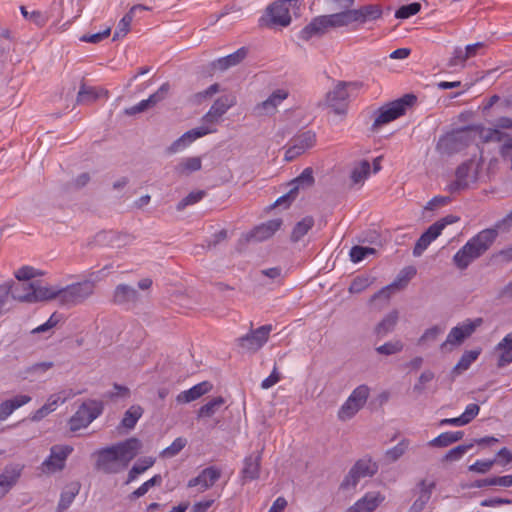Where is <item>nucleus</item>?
Masks as SVG:
<instances>
[{
    "instance_id": "obj_15",
    "label": "nucleus",
    "mask_w": 512,
    "mask_h": 512,
    "mask_svg": "<svg viewBox=\"0 0 512 512\" xmlns=\"http://www.w3.org/2000/svg\"><path fill=\"white\" fill-rule=\"evenodd\" d=\"M73 448L67 445H55L50 450V456L42 463L44 472H56L62 470L65 461Z\"/></svg>"
},
{
    "instance_id": "obj_38",
    "label": "nucleus",
    "mask_w": 512,
    "mask_h": 512,
    "mask_svg": "<svg viewBox=\"0 0 512 512\" xmlns=\"http://www.w3.org/2000/svg\"><path fill=\"white\" fill-rule=\"evenodd\" d=\"M54 363L51 361L39 362L35 363L22 371V376L24 379H29L30 381L37 380L41 378L48 370L52 369Z\"/></svg>"
},
{
    "instance_id": "obj_9",
    "label": "nucleus",
    "mask_w": 512,
    "mask_h": 512,
    "mask_svg": "<svg viewBox=\"0 0 512 512\" xmlns=\"http://www.w3.org/2000/svg\"><path fill=\"white\" fill-rule=\"evenodd\" d=\"M459 221V217L455 215H447L440 220L433 223L417 240L413 249V255L419 257L428 248L432 241H434L443 231V229L450 224Z\"/></svg>"
},
{
    "instance_id": "obj_32",
    "label": "nucleus",
    "mask_w": 512,
    "mask_h": 512,
    "mask_svg": "<svg viewBox=\"0 0 512 512\" xmlns=\"http://www.w3.org/2000/svg\"><path fill=\"white\" fill-rule=\"evenodd\" d=\"M353 20L360 24H364L368 21H374L382 16V9L379 5L370 4L360 7L359 9H353Z\"/></svg>"
},
{
    "instance_id": "obj_61",
    "label": "nucleus",
    "mask_w": 512,
    "mask_h": 512,
    "mask_svg": "<svg viewBox=\"0 0 512 512\" xmlns=\"http://www.w3.org/2000/svg\"><path fill=\"white\" fill-rule=\"evenodd\" d=\"M99 97V94L92 87L82 85L77 96L78 103L91 102Z\"/></svg>"
},
{
    "instance_id": "obj_53",
    "label": "nucleus",
    "mask_w": 512,
    "mask_h": 512,
    "mask_svg": "<svg viewBox=\"0 0 512 512\" xmlns=\"http://www.w3.org/2000/svg\"><path fill=\"white\" fill-rule=\"evenodd\" d=\"M3 285L11 287L10 297L14 300L19 301V298L16 296V294L18 293L19 296H25L26 294H29L31 290L28 289V287H34V282H23L19 284H15L14 282H8Z\"/></svg>"
},
{
    "instance_id": "obj_55",
    "label": "nucleus",
    "mask_w": 512,
    "mask_h": 512,
    "mask_svg": "<svg viewBox=\"0 0 512 512\" xmlns=\"http://www.w3.org/2000/svg\"><path fill=\"white\" fill-rule=\"evenodd\" d=\"M376 253V250L371 247H363V246H353L350 250V259L354 263H358L366 258L368 255H373Z\"/></svg>"
},
{
    "instance_id": "obj_12",
    "label": "nucleus",
    "mask_w": 512,
    "mask_h": 512,
    "mask_svg": "<svg viewBox=\"0 0 512 512\" xmlns=\"http://www.w3.org/2000/svg\"><path fill=\"white\" fill-rule=\"evenodd\" d=\"M314 184V177H313V170L310 167H307L303 170V172L295 178L290 183V190L280 198H278L274 205L280 206L285 205L286 207L289 206L291 201H293L300 189H306L311 187Z\"/></svg>"
},
{
    "instance_id": "obj_1",
    "label": "nucleus",
    "mask_w": 512,
    "mask_h": 512,
    "mask_svg": "<svg viewBox=\"0 0 512 512\" xmlns=\"http://www.w3.org/2000/svg\"><path fill=\"white\" fill-rule=\"evenodd\" d=\"M142 444L137 438H129L123 442L101 449L97 452L95 467L105 474H117L125 470L131 460L140 452Z\"/></svg>"
},
{
    "instance_id": "obj_22",
    "label": "nucleus",
    "mask_w": 512,
    "mask_h": 512,
    "mask_svg": "<svg viewBox=\"0 0 512 512\" xmlns=\"http://www.w3.org/2000/svg\"><path fill=\"white\" fill-rule=\"evenodd\" d=\"M236 104V97L233 95H224L219 97L211 106L209 111L203 116V122L216 123L229 108Z\"/></svg>"
},
{
    "instance_id": "obj_2",
    "label": "nucleus",
    "mask_w": 512,
    "mask_h": 512,
    "mask_svg": "<svg viewBox=\"0 0 512 512\" xmlns=\"http://www.w3.org/2000/svg\"><path fill=\"white\" fill-rule=\"evenodd\" d=\"M415 100L416 97L414 95H406L379 108L376 112L372 129L376 130L403 115L407 106H410Z\"/></svg>"
},
{
    "instance_id": "obj_5",
    "label": "nucleus",
    "mask_w": 512,
    "mask_h": 512,
    "mask_svg": "<svg viewBox=\"0 0 512 512\" xmlns=\"http://www.w3.org/2000/svg\"><path fill=\"white\" fill-rule=\"evenodd\" d=\"M483 324V318L478 317L475 319H466L461 324L453 327L447 335L446 340L441 344L443 352L452 350L453 347L463 343V341L470 337L477 328Z\"/></svg>"
},
{
    "instance_id": "obj_21",
    "label": "nucleus",
    "mask_w": 512,
    "mask_h": 512,
    "mask_svg": "<svg viewBox=\"0 0 512 512\" xmlns=\"http://www.w3.org/2000/svg\"><path fill=\"white\" fill-rule=\"evenodd\" d=\"M170 90L169 83L162 84L159 89L150 95L147 99L140 101L137 105H134L130 108L125 109L126 115H135L137 113L144 112L154 106H156L159 102L164 100Z\"/></svg>"
},
{
    "instance_id": "obj_18",
    "label": "nucleus",
    "mask_w": 512,
    "mask_h": 512,
    "mask_svg": "<svg viewBox=\"0 0 512 512\" xmlns=\"http://www.w3.org/2000/svg\"><path fill=\"white\" fill-rule=\"evenodd\" d=\"M289 93L284 89L275 90L266 100L254 107L256 116H270L277 112L278 106L287 99Z\"/></svg>"
},
{
    "instance_id": "obj_40",
    "label": "nucleus",
    "mask_w": 512,
    "mask_h": 512,
    "mask_svg": "<svg viewBox=\"0 0 512 512\" xmlns=\"http://www.w3.org/2000/svg\"><path fill=\"white\" fill-rule=\"evenodd\" d=\"M486 486H501L511 487L512 486V475L495 476L485 479L476 480L473 487L483 488Z\"/></svg>"
},
{
    "instance_id": "obj_46",
    "label": "nucleus",
    "mask_w": 512,
    "mask_h": 512,
    "mask_svg": "<svg viewBox=\"0 0 512 512\" xmlns=\"http://www.w3.org/2000/svg\"><path fill=\"white\" fill-rule=\"evenodd\" d=\"M98 239H106L109 238L110 243L113 246L120 247L122 245H126L129 241H131V236L128 234L116 233V232H101L97 235Z\"/></svg>"
},
{
    "instance_id": "obj_29",
    "label": "nucleus",
    "mask_w": 512,
    "mask_h": 512,
    "mask_svg": "<svg viewBox=\"0 0 512 512\" xmlns=\"http://www.w3.org/2000/svg\"><path fill=\"white\" fill-rule=\"evenodd\" d=\"M328 26L323 16L315 17L308 25H306L299 34V37L305 41L310 40L312 37H320L326 33Z\"/></svg>"
},
{
    "instance_id": "obj_26",
    "label": "nucleus",
    "mask_w": 512,
    "mask_h": 512,
    "mask_svg": "<svg viewBox=\"0 0 512 512\" xmlns=\"http://www.w3.org/2000/svg\"><path fill=\"white\" fill-rule=\"evenodd\" d=\"M282 225L281 219L269 220L255 227L248 235L249 241L261 242L270 238Z\"/></svg>"
},
{
    "instance_id": "obj_35",
    "label": "nucleus",
    "mask_w": 512,
    "mask_h": 512,
    "mask_svg": "<svg viewBox=\"0 0 512 512\" xmlns=\"http://www.w3.org/2000/svg\"><path fill=\"white\" fill-rule=\"evenodd\" d=\"M399 314L397 310L388 313L375 327V334L382 338L392 332L398 322Z\"/></svg>"
},
{
    "instance_id": "obj_62",
    "label": "nucleus",
    "mask_w": 512,
    "mask_h": 512,
    "mask_svg": "<svg viewBox=\"0 0 512 512\" xmlns=\"http://www.w3.org/2000/svg\"><path fill=\"white\" fill-rule=\"evenodd\" d=\"M472 261L464 246L453 257L454 264L461 270L466 269Z\"/></svg>"
},
{
    "instance_id": "obj_31",
    "label": "nucleus",
    "mask_w": 512,
    "mask_h": 512,
    "mask_svg": "<svg viewBox=\"0 0 512 512\" xmlns=\"http://www.w3.org/2000/svg\"><path fill=\"white\" fill-rule=\"evenodd\" d=\"M419 495L411 505L409 512H421L429 502L432 491L435 488V482L427 483L426 480L420 481L418 484Z\"/></svg>"
},
{
    "instance_id": "obj_24",
    "label": "nucleus",
    "mask_w": 512,
    "mask_h": 512,
    "mask_svg": "<svg viewBox=\"0 0 512 512\" xmlns=\"http://www.w3.org/2000/svg\"><path fill=\"white\" fill-rule=\"evenodd\" d=\"M221 476V471L217 467L210 466L203 469L197 477L188 481V487H197L201 492L212 487Z\"/></svg>"
},
{
    "instance_id": "obj_25",
    "label": "nucleus",
    "mask_w": 512,
    "mask_h": 512,
    "mask_svg": "<svg viewBox=\"0 0 512 512\" xmlns=\"http://www.w3.org/2000/svg\"><path fill=\"white\" fill-rule=\"evenodd\" d=\"M262 452L252 453L244 459V465L241 470L242 481H252L259 477Z\"/></svg>"
},
{
    "instance_id": "obj_6",
    "label": "nucleus",
    "mask_w": 512,
    "mask_h": 512,
    "mask_svg": "<svg viewBox=\"0 0 512 512\" xmlns=\"http://www.w3.org/2000/svg\"><path fill=\"white\" fill-rule=\"evenodd\" d=\"M377 471V463L373 462L369 458L359 459L344 477L340 488L343 490L354 489L361 479L372 477L377 473Z\"/></svg>"
},
{
    "instance_id": "obj_64",
    "label": "nucleus",
    "mask_w": 512,
    "mask_h": 512,
    "mask_svg": "<svg viewBox=\"0 0 512 512\" xmlns=\"http://www.w3.org/2000/svg\"><path fill=\"white\" fill-rule=\"evenodd\" d=\"M407 447H408L407 442L401 441L393 448L387 450L386 456L390 461L394 462V461L398 460L405 453Z\"/></svg>"
},
{
    "instance_id": "obj_28",
    "label": "nucleus",
    "mask_w": 512,
    "mask_h": 512,
    "mask_svg": "<svg viewBox=\"0 0 512 512\" xmlns=\"http://www.w3.org/2000/svg\"><path fill=\"white\" fill-rule=\"evenodd\" d=\"M212 387L213 386L210 382L203 381L194 385L192 388L179 393L176 397V401L180 404L190 403L211 391Z\"/></svg>"
},
{
    "instance_id": "obj_34",
    "label": "nucleus",
    "mask_w": 512,
    "mask_h": 512,
    "mask_svg": "<svg viewBox=\"0 0 512 512\" xmlns=\"http://www.w3.org/2000/svg\"><path fill=\"white\" fill-rule=\"evenodd\" d=\"M496 350L499 352L498 367H505L512 362V332L498 343Z\"/></svg>"
},
{
    "instance_id": "obj_56",
    "label": "nucleus",
    "mask_w": 512,
    "mask_h": 512,
    "mask_svg": "<svg viewBox=\"0 0 512 512\" xmlns=\"http://www.w3.org/2000/svg\"><path fill=\"white\" fill-rule=\"evenodd\" d=\"M421 9V5L418 2H413L407 5H403L395 12V17L398 19H407L417 14Z\"/></svg>"
},
{
    "instance_id": "obj_54",
    "label": "nucleus",
    "mask_w": 512,
    "mask_h": 512,
    "mask_svg": "<svg viewBox=\"0 0 512 512\" xmlns=\"http://www.w3.org/2000/svg\"><path fill=\"white\" fill-rule=\"evenodd\" d=\"M416 275V269L413 266L405 267L400 271L392 285L395 288L404 287Z\"/></svg>"
},
{
    "instance_id": "obj_23",
    "label": "nucleus",
    "mask_w": 512,
    "mask_h": 512,
    "mask_svg": "<svg viewBox=\"0 0 512 512\" xmlns=\"http://www.w3.org/2000/svg\"><path fill=\"white\" fill-rule=\"evenodd\" d=\"M214 132V130L206 128V127H197L185 132L181 137L175 140L169 147L166 149V153L169 155L175 154L188 145H190L196 139L205 136L209 133Z\"/></svg>"
},
{
    "instance_id": "obj_63",
    "label": "nucleus",
    "mask_w": 512,
    "mask_h": 512,
    "mask_svg": "<svg viewBox=\"0 0 512 512\" xmlns=\"http://www.w3.org/2000/svg\"><path fill=\"white\" fill-rule=\"evenodd\" d=\"M496 460H477L474 464L469 466V471L485 474L491 470Z\"/></svg>"
},
{
    "instance_id": "obj_49",
    "label": "nucleus",
    "mask_w": 512,
    "mask_h": 512,
    "mask_svg": "<svg viewBox=\"0 0 512 512\" xmlns=\"http://www.w3.org/2000/svg\"><path fill=\"white\" fill-rule=\"evenodd\" d=\"M78 492H79L78 484H74L70 488V490L64 491L61 494L57 512H62L64 510H66L71 505V503L73 502V500H74L75 496L78 494Z\"/></svg>"
},
{
    "instance_id": "obj_47",
    "label": "nucleus",
    "mask_w": 512,
    "mask_h": 512,
    "mask_svg": "<svg viewBox=\"0 0 512 512\" xmlns=\"http://www.w3.org/2000/svg\"><path fill=\"white\" fill-rule=\"evenodd\" d=\"M201 169V159L199 157H189L183 159L176 167V170L181 173H190Z\"/></svg>"
},
{
    "instance_id": "obj_60",
    "label": "nucleus",
    "mask_w": 512,
    "mask_h": 512,
    "mask_svg": "<svg viewBox=\"0 0 512 512\" xmlns=\"http://www.w3.org/2000/svg\"><path fill=\"white\" fill-rule=\"evenodd\" d=\"M370 284H371V280L369 277L358 276L355 279H353V281L349 287V292L356 293V294L361 293L366 288H368L370 286Z\"/></svg>"
},
{
    "instance_id": "obj_58",
    "label": "nucleus",
    "mask_w": 512,
    "mask_h": 512,
    "mask_svg": "<svg viewBox=\"0 0 512 512\" xmlns=\"http://www.w3.org/2000/svg\"><path fill=\"white\" fill-rule=\"evenodd\" d=\"M21 14L23 17L31 22H33L37 26H43L46 23L47 18L40 11L28 12L25 6L20 7Z\"/></svg>"
},
{
    "instance_id": "obj_13",
    "label": "nucleus",
    "mask_w": 512,
    "mask_h": 512,
    "mask_svg": "<svg viewBox=\"0 0 512 512\" xmlns=\"http://www.w3.org/2000/svg\"><path fill=\"white\" fill-rule=\"evenodd\" d=\"M273 327L271 324L263 325L250 333L238 338V344L241 348L256 352L268 341L269 334Z\"/></svg>"
},
{
    "instance_id": "obj_17",
    "label": "nucleus",
    "mask_w": 512,
    "mask_h": 512,
    "mask_svg": "<svg viewBox=\"0 0 512 512\" xmlns=\"http://www.w3.org/2000/svg\"><path fill=\"white\" fill-rule=\"evenodd\" d=\"M476 179L475 172L473 170L472 162L462 163L456 170L455 180L448 186V190L451 193L460 192L468 188L469 184L474 182Z\"/></svg>"
},
{
    "instance_id": "obj_7",
    "label": "nucleus",
    "mask_w": 512,
    "mask_h": 512,
    "mask_svg": "<svg viewBox=\"0 0 512 512\" xmlns=\"http://www.w3.org/2000/svg\"><path fill=\"white\" fill-rule=\"evenodd\" d=\"M94 283L92 281L78 282L59 289V302L63 306H75L92 295Z\"/></svg>"
},
{
    "instance_id": "obj_14",
    "label": "nucleus",
    "mask_w": 512,
    "mask_h": 512,
    "mask_svg": "<svg viewBox=\"0 0 512 512\" xmlns=\"http://www.w3.org/2000/svg\"><path fill=\"white\" fill-rule=\"evenodd\" d=\"M315 142L316 134L310 130L295 135L291 139L290 146L285 152V159L287 161L294 160L306 150L312 148L315 145Z\"/></svg>"
},
{
    "instance_id": "obj_59",
    "label": "nucleus",
    "mask_w": 512,
    "mask_h": 512,
    "mask_svg": "<svg viewBox=\"0 0 512 512\" xmlns=\"http://www.w3.org/2000/svg\"><path fill=\"white\" fill-rule=\"evenodd\" d=\"M205 193L204 191H197V192H191L186 197H184L178 204H177V210L182 211L189 205H193L197 202H199L203 197Z\"/></svg>"
},
{
    "instance_id": "obj_20",
    "label": "nucleus",
    "mask_w": 512,
    "mask_h": 512,
    "mask_svg": "<svg viewBox=\"0 0 512 512\" xmlns=\"http://www.w3.org/2000/svg\"><path fill=\"white\" fill-rule=\"evenodd\" d=\"M356 83L352 82H338L332 91L326 94V103L329 107L334 108L335 113H344V102L348 98L347 87L356 86Z\"/></svg>"
},
{
    "instance_id": "obj_41",
    "label": "nucleus",
    "mask_w": 512,
    "mask_h": 512,
    "mask_svg": "<svg viewBox=\"0 0 512 512\" xmlns=\"http://www.w3.org/2000/svg\"><path fill=\"white\" fill-rule=\"evenodd\" d=\"M153 464H154V459H152L151 457H145V458L140 459L129 470L125 484H129V483L133 482L140 474L144 473L147 469L152 467Z\"/></svg>"
},
{
    "instance_id": "obj_50",
    "label": "nucleus",
    "mask_w": 512,
    "mask_h": 512,
    "mask_svg": "<svg viewBox=\"0 0 512 512\" xmlns=\"http://www.w3.org/2000/svg\"><path fill=\"white\" fill-rule=\"evenodd\" d=\"M480 352L476 350H470L463 353L459 362L454 367L455 371L459 373L467 370L470 365L478 358Z\"/></svg>"
},
{
    "instance_id": "obj_45",
    "label": "nucleus",
    "mask_w": 512,
    "mask_h": 512,
    "mask_svg": "<svg viewBox=\"0 0 512 512\" xmlns=\"http://www.w3.org/2000/svg\"><path fill=\"white\" fill-rule=\"evenodd\" d=\"M142 414L143 409L138 405H133L125 412L121 423L125 428L132 429Z\"/></svg>"
},
{
    "instance_id": "obj_19",
    "label": "nucleus",
    "mask_w": 512,
    "mask_h": 512,
    "mask_svg": "<svg viewBox=\"0 0 512 512\" xmlns=\"http://www.w3.org/2000/svg\"><path fill=\"white\" fill-rule=\"evenodd\" d=\"M141 301V294L128 284H119L113 293V302L127 308H134Z\"/></svg>"
},
{
    "instance_id": "obj_33",
    "label": "nucleus",
    "mask_w": 512,
    "mask_h": 512,
    "mask_svg": "<svg viewBox=\"0 0 512 512\" xmlns=\"http://www.w3.org/2000/svg\"><path fill=\"white\" fill-rule=\"evenodd\" d=\"M30 401L31 397L28 395H17L12 399L3 401L0 404V421L7 419L16 409Z\"/></svg>"
},
{
    "instance_id": "obj_51",
    "label": "nucleus",
    "mask_w": 512,
    "mask_h": 512,
    "mask_svg": "<svg viewBox=\"0 0 512 512\" xmlns=\"http://www.w3.org/2000/svg\"><path fill=\"white\" fill-rule=\"evenodd\" d=\"M133 18L134 15L130 14V11L122 17V19L118 23L116 31L114 32L113 41H116L124 37L129 32Z\"/></svg>"
},
{
    "instance_id": "obj_27",
    "label": "nucleus",
    "mask_w": 512,
    "mask_h": 512,
    "mask_svg": "<svg viewBox=\"0 0 512 512\" xmlns=\"http://www.w3.org/2000/svg\"><path fill=\"white\" fill-rule=\"evenodd\" d=\"M383 500L384 497L379 492H369L346 512H373Z\"/></svg>"
},
{
    "instance_id": "obj_4",
    "label": "nucleus",
    "mask_w": 512,
    "mask_h": 512,
    "mask_svg": "<svg viewBox=\"0 0 512 512\" xmlns=\"http://www.w3.org/2000/svg\"><path fill=\"white\" fill-rule=\"evenodd\" d=\"M299 0H278L266 9L267 19L261 18V22L268 27H286L291 23L290 8L295 7Z\"/></svg>"
},
{
    "instance_id": "obj_43",
    "label": "nucleus",
    "mask_w": 512,
    "mask_h": 512,
    "mask_svg": "<svg viewBox=\"0 0 512 512\" xmlns=\"http://www.w3.org/2000/svg\"><path fill=\"white\" fill-rule=\"evenodd\" d=\"M480 137H481L482 141L485 143L501 142V141H504V143H505L508 139H512V137H509L508 134L502 132L501 130H499L497 128L482 129V131L480 133Z\"/></svg>"
},
{
    "instance_id": "obj_52",
    "label": "nucleus",
    "mask_w": 512,
    "mask_h": 512,
    "mask_svg": "<svg viewBox=\"0 0 512 512\" xmlns=\"http://www.w3.org/2000/svg\"><path fill=\"white\" fill-rule=\"evenodd\" d=\"M186 445H187L186 438L178 437L172 442V444L170 446H168L161 452V457L172 458V457L176 456Z\"/></svg>"
},
{
    "instance_id": "obj_8",
    "label": "nucleus",
    "mask_w": 512,
    "mask_h": 512,
    "mask_svg": "<svg viewBox=\"0 0 512 512\" xmlns=\"http://www.w3.org/2000/svg\"><path fill=\"white\" fill-rule=\"evenodd\" d=\"M370 394V388L367 385L356 387L345 403L338 411V418L341 421H347L354 417L358 411L366 404Z\"/></svg>"
},
{
    "instance_id": "obj_48",
    "label": "nucleus",
    "mask_w": 512,
    "mask_h": 512,
    "mask_svg": "<svg viewBox=\"0 0 512 512\" xmlns=\"http://www.w3.org/2000/svg\"><path fill=\"white\" fill-rule=\"evenodd\" d=\"M224 404V399L219 396L203 405L198 411V417H211Z\"/></svg>"
},
{
    "instance_id": "obj_57",
    "label": "nucleus",
    "mask_w": 512,
    "mask_h": 512,
    "mask_svg": "<svg viewBox=\"0 0 512 512\" xmlns=\"http://www.w3.org/2000/svg\"><path fill=\"white\" fill-rule=\"evenodd\" d=\"M403 349V343L399 340L386 342L376 348V352L381 355H393L399 353Z\"/></svg>"
},
{
    "instance_id": "obj_30",
    "label": "nucleus",
    "mask_w": 512,
    "mask_h": 512,
    "mask_svg": "<svg viewBox=\"0 0 512 512\" xmlns=\"http://www.w3.org/2000/svg\"><path fill=\"white\" fill-rule=\"evenodd\" d=\"M248 49L245 47L239 48L234 53L227 55L225 57L219 58L212 63L213 69H217L220 71H225L230 67L236 66L241 63L247 56Z\"/></svg>"
},
{
    "instance_id": "obj_36",
    "label": "nucleus",
    "mask_w": 512,
    "mask_h": 512,
    "mask_svg": "<svg viewBox=\"0 0 512 512\" xmlns=\"http://www.w3.org/2000/svg\"><path fill=\"white\" fill-rule=\"evenodd\" d=\"M20 477V470L13 468L6 469L0 474V500L13 488Z\"/></svg>"
},
{
    "instance_id": "obj_11",
    "label": "nucleus",
    "mask_w": 512,
    "mask_h": 512,
    "mask_svg": "<svg viewBox=\"0 0 512 512\" xmlns=\"http://www.w3.org/2000/svg\"><path fill=\"white\" fill-rule=\"evenodd\" d=\"M469 142L468 128L446 134L437 142L436 150L441 155H453L464 149Z\"/></svg>"
},
{
    "instance_id": "obj_37",
    "label": "nucleus",
    "mask_w": 512,
    "mask_h": 512,
    "mask_svg": "<svg viewBox=\"0 0 512 512\" xmlns=\"http://www.w3.org/2000/svg\"><path fill=\"white\" fill-rule=\"evenodd\" d=\"M326 25L329 28H339L354 22L352 10H343L338 13L324 15Z\"/></svg>"
},
{
    "instance_id": "obj_10",
    "label": "nucleus",
    "mask_w": 512,
    "mask_h": 512,
    "mask_svg": "<svg viewBox=\"0 0 512 512\" xmlns=\"http://www.w3.org/2000/svg\"><path fill=\"white\" fill-rule=\"evenodd\" d=\"M497 236V229L489 228L480 231L476 236L472 237L464 245L470 259L474 261L482 256L494 243Z\"/></svg>"
},
{
    "instance_id": "obj_39",
    "label": "nucleus",
    "mask_w": 512,
    "mask_h": 512,
    "mask_svg": "<svg viewBox=\"0 0 512 512\" xmlns=\"http://www.w3.org/2000/svg\"><path fill=\"white\" fill-rule=\"evenodd\" d=\"M464 436V432H444L429 442L430 446L433 447H447L452 443L461 440Z\"/></svg>"
},
{
    "instance_id": "obj_16",
    "label": "nucleus",
    "mask_w": 512,
    "mask_h": 512,
    "mask_svg": "<svg viewBox=\"0 0 512 512\" xmlns=\"http://www.w3.org/2000/svg\"><path fill=\"white\" fill-rule=\"evenodd\" d=\"M28 289L31 291L25 296H19L18 293L16 294L20 302L36 303L52 299L59 300V289L48 286H41L40 281H35L34 287H28Z\"/></svg>"
},
{
    "instance_id": "obj_44",
    "label": "nucleus",
    "mask_w": 512,
    "mask_h": 512,
    "mask_svg": "<svg viewBox=\"0 0 512 512\" xmlns=\"http://www.w3.org/2000/svg\"><path fill=\"white\" fill-rule=\"evenodd\" d=\"M370 163L367 160H363L356 164L351 172V179L353 183H362L370 174Z\"/></svg>"
},
{
    "instance_id": "obj_42",
    "label": "nucleus",
    "mask_w": 512,
    "mask_h": 512,
    "mask_svg": "<svg viewBox=\"0 0 512 512\" xmlns=\"http://www.w3.org/2000/svg\"><path fill=\"white\" fill-rule=\"evenodd\" d=\"M313 225L314 219L312 217L307 216L303 218L294 226L291 234V240L293 242H298L308 233V231L313 227Z\"/></svg>"
},
{
    "instance_id": "obj_3",
    "label": "nucleus",
    "mask_w": 512,
    "mask_h": 512,
    "mask_svg": "<svg viewBox=\"0 0 512 512\" xmlns=\"http://www.w3.org/2000/svg\"><path fill=\"white\" fill-rule=\"evenodd\" d=\"M103 403L98 400H87L83 402L75 414L69 420L71 431H78L86 428L103 412Z\"/></svg>"
}]
</instances>
